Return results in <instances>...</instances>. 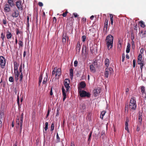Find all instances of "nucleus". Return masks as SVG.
<instances>
[{
  "instance_id": "4468645a",
  "label": "nucleus",
  "mask_w": 146,
  "mask_h": 146,
  "mask_svg": "<svg viewBox=\"0 0 146 146\" xmlns=\"http://www.w3.org/2000/svg\"><path fill=\"white\" fill-rule=\"evenodd\" d=\"M4 10L5 12H9L10 11V8L9 4H6L5 5Z\"/></svg>"
},
{
  "instance_id": "6e6d98bb",
  "label": "nucleus",
  "mask_w": 146,
  "mask_h": 146,
  "mask_svg": "<svg viewBox=\"0 0 146 146\" xmlns=\"http://www.w3.org/2000/svg\"><path fill=\"white\" fill-rule=\"evenodd\" d=\"M82 21L84 23H86V18H83L82 19Z\"/></svg>"
},
{
  "instance_id": "20e7f679",
  "label": "nucleus",
  "mask_w": 146,
  "mask_h": 146,
  "mask_svg": "<svg viewBox=\"0 0 146 146\" xmlns=\"http://www.w3.org/2000/svg\"><path fill=\"white\" fill-rule=\"evenodd\" d=\"M6 64V60L2 56H0V65L1 67L3 68H5Z\"/></svg>"
},
{
  "instance_id": "4d7b16f0",
  "label": "nucleus",
  "mask_w": 146,
  "mask_h": 146,
  "mask_svg": "<svg viewBox=\"0 0 146 146\" xmlns=\"http://www.w3.org/2000/svg\"><path fill=\"white\" fill-rule=\"evenodd\" d=\"M59 115V110L58 109H57V112H56V116H58V115Z\"/></svg>"
},
{
  "instance_id": "c85d7f7f",
  "label": "nucleus",
  "mask_w": 146,
  "mask_h": 146,
  "mask_svg": "<svg viewBox=\"0 0 146 146\" xmlns=\"http://www.w3.org/2000/svg\"><path fill=\"white\" fill-rule=\"evenodd\" d=\"M17 103L18 105L19 109L21 108V105H19V93H18L17 98Z\"/></svg>"
},
{
  "instance_id": "0e129e2a",
  "label": "nucleus",
  "mask_w": 146,
  "mask_h": 146,
  "mask_svg": "<svg viewBox=\"0 0 146 146\" xmlns=\"http://www.w3.org/2000/svg\"><path fill=\"white\" fill-rule=\"evenodd\" d=\"M56 67L55 68L54 70L52 71V75H53L54 74L56 73V71L55 70V69H56Z\"/></svg>"
},
{
  "instance_id": "393cba45",
  "label": "nucleus",
  "mask_w": 146,
  "mask_h": 146,
  "mask_svg": "<svg viewBox=\"0 0 146 146\" xmlns=\"http://www.w3.org/2000/svg\"><path fill=\"white\" fill-rule=\"evenodd\" d=\"M138 24H139L141 27L143 28H144L145 26L144 23L142 21H139Z\"/></svg>"
},
{
  "instance_id": "a878e982",
  "label": "nucleus",
  "mask_w": 146,
  "mask_h": 146,
  "mask_svg": "<svg viewBox=\"0 0 146 146\" xmlns=\"http://www.w3.org/2000/svg\"><path fill=\"white\" fill-rule=\"evenodd\" d=\"M73 75V70L72 68H71L70 70V78H72Z\"/></svg>"
},
{
  "instance_id": "5701e85b",
  "label": "nucleus",
  "mask_w": 146,
  "mask_h": 146,
  "mask_svg": "<svg viewBox=\"0 0 146 146\" xmlns=\"http://www.w3.org/2000/svg\"><path fill=\"white\" fill-rule=\"evenodd\" d=\"M8 3H9V5L11 7H12L15 5V4L13 0H8Z\"/></svg>"
},
{
  "instance_id": "bb28decb",
  "label": "nucleus",
  "mask_w": 146,
  "mask_h": 146,
  "mask_svg": "<svg viewBox=\"0 0 146 146\" xmlns=\"http://www.w3.org/2000/svg\"><path fill=\"white\" fill-rule=\"evenodd\" d=\"M105 64L107 68H108L109 64V59L107 58H106L105 60Z\"/></svg>"
},
{
  "instance_id": "58836bf2",
  "label": "nucleus",
  "mask_w": 146,
  "mask_h": 146,
  "mask_svg": "<svg viewBox=\"0 0 146 146\" xmlns=\"http://www.w3.org/2000/svg\"><path fill=\"white\" fill-rule=\"evenodd\" d=\"M9 81L11 82H13L14 81L13 78L12 76L10 77L9 78Z\"/></svg>"
},
{
  "instance_id": "4be33fe9",
  "label": "nucleus",
  "mask_w": 146,
  "mask_h": 146,
  "mask_svg": "<svg viewBox=\"0 0 146 146\" xmlns=\"http://www.w3.org/2000/svg\"><path fill=\"white\" fill-rule=\"evenodd\" d=\"M108 19H106L105 21V22L104 24V29H106V30H107L108 27Z\"/></svg>"
},
{
  "instance_id": "09e8293b",
  "label": "nucleus",
  "mask_w": 146,
  "mask_h": 146,
  "mask_svg": "<svg viewBox=\"0 0 146 146\" xmlns=\"http://www.w3.org/2000/svg\"><path fill=\"white\" fill-rule=\"evenodd\" d=\"M131 44L132 45V48L133 49L135 48L134 42L132 40L131 42Z\"/></svg>"
},
{
  "instance_id": "774afa93",
  "label": "nucleus",
  "mask_w": 146,
  "mask_h": 146,
  "mask_svg": "<svg viewBox=\"0 0 146 146\" xmlns=\"http://www.w3.org/2000/svg\"><path fill=\"white\" fill-rule=\"evenodd\" d=\"M125 129H126V130L127 131V132L128 133H129V128H128V126H125Z\"/></svg>"
},
{
  "instance_id": "a19ab883",
  "label": "nucleus",
  "mask_w": 146,
  "mask_h": 146,
  "mask_svg": "<svg viewBox=\"0 0 146 146\" xmlns=\"http://www.w3.org/2000/svg\"><path fill=\"white\" fill-rule=\"evenodd\" d=\"M19 93V95H20V96H19V98H20L21 99V102H22L23 101V96H21V94H22V92H21L20 93Z\"/></svg>"
},
{
  "instance_id": "de8ad7c7",
  "label": "nucleus",
  "mask_w": 146,
  "mask_h": 146,
  "mask_svg": "<svg viewBox=\"0 0 146 146\" xmlns=\"http://www.w3.org/2000/svg\"><path fill=\"white\" fill-rule=\"evenodd\" d=\"M78 62L77 61L75 60L74 61V65L75 67H76L77 66Z\"/></svg>"
},
{
  "instance_id": "c9c22d12",
  "label": "nucleus",
  "mask_w": 146,
  "mask_h": 146,
  "mask_svg": "<svg viewBox=\"0 0 146 146\" xmlns=\"http://www.w3.org/2000/svg\"><path fill=\"white\" fill-rule=\"evenodd\" d=\"M54 123H52L51 126L50 127V131H53L54 129Z\"/></svg>"
},
{
  "instance_id": "39448f33",
  "label": "nucleus",
  "mask_w": 146,
  "mask_h": 146,
  "mask_svg": "<svg viewBox=\"0 0 146 146\" xmlns=\"http://www.w3.org/2000/svg\"><path fill=\"white\" fill-rule=\"evenodd\" d=\"M67 38V41H68L69 37L67 36V33H66L63 32L62 36V42L63 44H65Z\"/></svg>"
},
{
  "instance_id": "6ab92c4d",
  "label": "nucleus",
  "mask_w": 146,
  "mask_h": 146,
  "mask_svg": "<svg viewBox=\"0 0 146 146\" xmlns=\"http://www.w3.org/2000/svg\"><path fill=\"white\" fill-rule=\"evenodd\" d=\"M12 34L9 31H7L6 33V36L7 38V39H9L11 38H12Z\"/></svg>"
},
{
  "instance_id": "2f4dec72",
  "label": "nucleus",
  "mask_w": 146,
  "mask_h": 146,
  "mask_svg": "<svg viewBox=\"0 0 146 146\" xmlns=\"http://www.w3.org/2000/svg\"><path fill=\"white\" fill-rule=\"evenodd\" d=\"M145 63H143V64H140V69L141 70V72H142L143 68L144 66Z\"/></svg>"
},
{
  "instance_id": "864d4df0",
  "label": "nucleus",
  "mask_w": 146,
  "mask_h": 146,
  "mask_svg": "<svg viewBox=\"0 0 146 146\" xmlns=\"http://www.w3.org/2000/svg\"><path fill=\"white\" fill-rule=\"evenodd\" d=\"M86 105L84 104H83L81 108L82 109L84 110L86 109Z\"/></svg>"
},
{
  "instance_id": "a211bd4d",
  "label": "nucleus",
  "mask_w": 146,
  "mask_h": 146,
  "mask_svg": "<svg viewBox=\"0 0 146 146\" xmlns=\"http://www.w3.org/2000/svg\"><path fill=\"white\" fill-rule=\"evenodd\" d=\"M81 45L80 44V42H78L77 43V46L76 47V51L77 52L79 53L80 52L81 48Z\"/></svg>"
},
{
  "instance_id": "69168bd1",
  "label": "nucleus",
  "mask_w": 146,
  "mask_h": 146,
  "mask_svg": "<svg viewBox=\"0 0 146 146\" xmlns=\"http://www.w3.org/2000/svg\"><path fill=\"white\" fill-rule=\"evenodd\" d=\"M2 115H1V114H0V121H2L3 120V118L2 117Z\"/></svg>"
},
{
  "instance_id": "0eeeda50",
  "label": "nucleus",
  "mask_w": 146,
  "mask_h": 146,
  "mask_svg": "<svg viewBox=\"0 0 146 146\" xmlns=\"http://www.w3.org/2000/svg\"><path fill=\"white\" fill-rule=\"evenodd\" d=\"M79 92L80 96L81 97L86 96L88 97H90V94L87 92Z\"/></svg>"
},
{
  "instance_id": "37998d69",
  "label": "nucleus",
  "mask_w": 146,
  "mask_h": 146,
  "mask_svg": "<svg viewBox=\"0 0 146 146\" xmlns=\"http://www.w3.org/2000/svg\"><path fill=\"white\" fill-rule=\"evenodd\" d=\"M23 72L21 73V74L20 76V81H21L23 79Z\"/></svg>"
},
{
  "instance_id": "49530a36",
  "label": "nucleus",
  "mask_w": 146,
  "mask_h": 146,
  "mask_svg": "<svg viewBox=\"0 0 146 146\" xmlns=\"http://www.w3.org/2000/svg\"><path fill=\"white\" fill-rule=\"evenodd\" d=\"M3 22L4 25H6L7 24V20L5 18L3 19Z\"/></svg>"
},
{
  "instance_id": "680f3d73",
  "label": "nucleus",
  "mask_w": 146,
  "mask_h": 146,
  "mask_svg": "<svg viewBox=\"0 0 146 146\" xmlns=\"http://www.w3.org/2000/svg\"><path fill=\"white\" fill-rule=\"evenodd\" d=\"M125 58V55L124 54H123L122 55V62H123L124 61V59Z\"/></svg>"
},
{
  "instance_id": "bf43d9fd",
  "label": "nucleus",
  "mask_w": 146,
  "mask_h": 146,
  "mask_svg": "<svg viewBox=\"0 0 146 146\" xmlns=\"http://www.w3.org/2000/svg\"><path fill=\"white\" fill-rule=\"evenodd\" d=\"M38 5L40 7H42L43 6V4L41 2H39L38 3Z\"/></svg>"
},
{
  "instance_id": "13d9d810",
  "label": "nucleus",
  "mask_w": 146,
  "mask_h": 146,
  "mask_svg": "<svg viewBox=\"0 0 146 146\" xmlns=\"http://www.w3.org/2000/svg\"><path fill=\"white\" fill-rule=\"evenodd\" d=\"M128 122H129V120L127 119L126 121L125 122V126H128Z\"/></svg>"
},
{
  "instance_id": "4c0bfd02",
  "label": "nucleus",
  "mask_w": 146,
  "mask_h": 146,
  "mask_svg": "<svg viewBox=\"0 0 146 146\" xmlns=\"http://www.w3.org/2000/svg\"><path fill=\"white\" fill-rule=\"evenodd\" d=\"M68 12L66 11H65L64 13H63L62 14H61V15H62L63 17H66L67 15V14L68 13Z\"/></svg>"
},
{
  "instance_id": "ea45409f",
  "label": "nucleus",
  "mask_w": 146,
  "mask_h": 146,
  "mask_svg": "<svg viewBox=\"0 0 146 146\" xmlns=\"http://www.w3.org/2000/svg\"><path fill=\"white\" fill-rule=\"evenodd\" d=\"M19 46L22 47L23 46V42L21 40H19Z\"/></svg>"
},
{
  "instance_id": "f03ea898",
  "label": "nucleus",
  "mask_w": 146,
  "mask_h": 146,
  "mask_svg": "<svg viewBox=\"0 0 146 146\" xmlns=\"http://www.w3.org/2000/svg\"><path fill=\"white\" fill-rule=\"evenodd\" d=\"M136 108V101L135 100V98L132 97L131 99L129 105V108L130 109L134 110Z\"/></svg>"
},
{
  "instance_id": "79ce46f5",
  "label": "nucleus",
  "mask_w": 146,
  "mask_h": 146,
  "mask_svg": "<svg viewBox=\"0 0 146 146\" xmlns=\"http://www.w3.org/2000/svg\"><path fill=\"white\" fill-rule=\"evenodd\" d=\"M86 37L85 35H83L82 37V40L83 42H84L86 39Z\"/></svg>"
},
{
  "instance_id": "a18cd8bd",
  "label": "nucleus",
  "mask_w": 146,
  "mask_h": 146,
  "mask_svg": "<svg viewBox=\"0 0 146 146\" xmlns=\"http://www.w3.org/2000/svg\"><path fill=\"white\" fill-rule=\"evenodd\" d=\"M23 113H22L21 115V117L20 118V119L19 120V121H21V123H23Z\"/></svg>"
},
{
  "instance_id": "f8f14e48",
  "label": "nucleus",
  "mask_w": 146,
  "mask_h": 146,
  "mask_svg": "<svg viewBox=\"0 0 146 146\" xmlns=\"http://www.w3.org/2000/svg\"><path fill=\"white\" fill-rule=\"evenodd\" d=\"M48 75L46 73V76L45 77V78H44V79L42 83L43 85V86L44 85V86H46V84L48 81Z\"/></svg>"
},
{
  "instance_id": "8fccbe9b",
  "label": "nucleus",
  "mask_w": 146,
  "mask_h": 146,
  "mask_svg": "<svg viewBox=\"0 0 146 146\" xmlns=\"http://www.w3.org/2000/svg\"><path fill=\"white\" fill-rule=\"evenodd\" d=\"M98 92H95L94 93V95L95 96H96L97 95H98V94H99L100 92H98Z\"/></svg>"
},
{
  "instance_id": "f704fd0d",
  "label": "nucleus",
  "mask_w": 146,
  "mask_h": 146,
  "mask_svg": "<svg viewBox=\"0 0 146 146\" xmlns=\"http://www.w3.org/2000/svg\"><path fill=\"white\" fill-rule=\"evenodd\" d=\"M142 115L140 114H139V118L138 119L139 120V121L140 123H141V122L142 121Z\"/></svg>"
},
{
  "instance_id": "9b49d317",
  "label": "nucleus",
  "mask_w": 146,
  "mask_h": 146,
  "mask_svg": "<svg viewBox=\"0 0 146 146\" xmlns=\"http://www.w3.org/2000/svg\"><path fill=\"white\" fill-rule=\"evenodd\" d=\"M95 65V63H93L90 66V70L92 72L94 73L96 71L95 68L94 66Z\"/></svg>"
},
{
  "instance_id": "9d476101",
  "label": "nucleus",
  "mask_w": 146,
  "mask_h": 146,
  "mask_svg": "<svg viewBox=\"0 0 146 146\" xmlns=\"http://www.w3.org/2000/svg\"><path fill=\"white\" fill-rule=\"evenodd\" d=\"M86 86V84L84 81H82L80 83L78 89L84 88Z\"/></svg>"
},
{
  "instance_id": "2eb2a0df",
  "label": "nucleus",
  "mask_w": 146,
  "mask_h": 146,
  "mask_svg": "<svg viewBox=\"0 0 146 146\" xmlns=\"http://www.w3.org/2000/svg\"><path fill=\"white\" fill-rule=\"evenodd\" d=\"M56 76H58V78H59L60 76L61 75V69L60 68H58V69H57V68H56Z\"/></svg>"
},
{
  "instance_id": "338daca9",
  "label": "nucleus",
  "mask_w": 146,
  "mask_h": 146,
  "mask_svg": "<svg viewBox=\"0 0 146 146\" xmlns=\"http://www.w3.org/2000/svg\"><path fill=\"white\" fill-rule=\"evenodd\" d=\"M130 52V48H127L126 52L127 53H129Z\"/></svg>"
},
{
  "instance_id": "7c9ffc66",
  "label": "nucleus",
  "mask_w": 146,
  "mask_h": 146,
  "mask_svg": "<svg viewBox=\"0 0 146 146\" xmlns=\"http://www.w3.org/2000/svg\"><path fill=\"white\" fill-rule=\"evenodd\" d=\"M63 96V101H64L65 99L66 98V92H62Z\"/></svg>"
},
{
  "instance_id": "423d86ee",
  "label": "nucleus",
  "mask_w": 146,
  "mask_h": 146,
  "mask_svg": "<svg viewBox=\"0 0 146 146\" xmlns=\"http://www.w3.org/2000/svg\"><path fill=\"white\" fill-rule=\"evenodd\" d=\"M69 80L68 79H65L64 85L65 87L66 90V91H68L69 89L70 88V87L69 86Z\"/></svg>"
},
{
  "instance_id": "e433bc0d",
  "label": "nucleus",
  "mask_w": 146,
  "mask_h": 146,
  "mask_svg": "<svg viewBox=\"0 0 146 146\" xmlns=\"http://www.w3.org/2000/svg\"><path fill=\"white\" fill-rule=\"evenodd\" d=\"M1 38L3 40V42L4 41V39L5 38V36L3 33H2L1 34Z\"/></svg>"
},
{
  "instance_id": "6e6552de",
  "label": "nucleus",
  "mask_w": 146,
  "mask_h": 146,
  "mask_svg": "<svg viewBox=\"0 0 146 146\" xmlns=\"http://www.w3.org/2000/svg\"><path fill=\"white\" fill-rule=\"evenodd\" d=\"M17 123L18 124V125H20V133H21V130L22 129V123H21V121H19V117L18 116L17 117Z\"/></svg>"
},
{
  "instance_id": "f3484780",
  "label": "nucleus",
  "mask_w": 146,
  "mask_h": 146,
  "mask_svg": "<svg viewBox=\"0 0 146 146\" xmlns=\"http://www.w3.org/2000/svg\"><path fill=\"white\" fill-rule=\"evenodd\" d=\"M15 76L16 80H18V77L20 75V72L18 71V70H15L14 71Z\"/></svg>"
},
{
  "instance_id": "aec40b11",
  "label": "nucleus",
  "mask_w": 146,
  "mask_h": 146,
  "mask_svg": "<svg viewBox=\"0 0 146 146\" xmlns=\"http://www.w3.org/2000/svg\"><path fill=\"white\" fill-rule=\"evenodd\" d=\"M140 35L142 37H146V31H141L140 32Z\"/></svg>"
},
{
  "instance_id": "cd10ccee",
  "label": "nucleus",
  "mask_w": 146,
  "mask_h": 146,
  "mask_svg": "<svg viewBox=\"0 0 146 146\" xmlns=\"http://www.w3.org/2000/svg\"><path fill=\"white\" fill-rule=\"evenodd\" d=\"M14 70L15 71V70H18V64L16 62H15L14 63Z\"/></svg>"
},
{
  "instance_id": "3c124183",
  "label": "nucleus",
  "mask_w": 146,
  "mask_h": 146,
  "mask_svg": "<svg viewBox=\"0 0 146 146\" xmlns=\"http://www.w3.org/2000/svg\"><path fill=\"white\" fill-rule=\"evenodd\" d=\"M143 63H145V62L144 61V60H142V61L138 63V64H143Z\"/></svg>"
},
{
  "instance_id": "7ed1b4c3",
  "label": "nucleus",
  "mask_w": 146,
  "mask_h": 146,
  "mask_svg": "<svg viewBox=\"0 0 146 146\" xmlns=\"http://www.w3.org/2000/svg\"><path fill=\"white\" fill-rule=\"evenodd\" d=\"M113 71V69L112 68H106L104 72L105 76L107 78L108 77L109 74L112 73Z\"/></svg>"
},
{
  "instance_id": "473e14b6",
  "label": "nucleus",
  "mask_w": 146,
  "mask_h": 146,
  "mask_svg": "<svg viewBox=\"0 0 146 146\" xmlns=\"http://www.w3.org/2000/svg\"><path fill=\"white\" fill-rule=\"evenodd\" d=\"M110 17L111 24L112 25H113V16L112 15H110Z\"/></svg>"
},
{
  "instance_id": "72a5a7b5",
  "label": "nucleus",
  "mask_w": 146,
  "mask_h": 146,
  "mask_svg": "<svg viewBox=\"0 0 146 146\" xmlns=\"http://www.w3.org/2000/svg\"><path fill=\"white\" fill-rule=\"evenodd\" d=\"M42 75H41L39 77V82H38V84L39 86H40V84L42 82Z\"/></svg>"
},
{
  "instance_id": "052dcab7",
  "label": "nucleus",
  "mask_w": 146,
  "mask_h": 146,
  "mask_svg": "<svg viewBox=\"0 0 146 146\" xmlns=\"http://www.w3.org/2000/svg\"><path fill=\"white\" fill-rule=\"evenodd\" d=\"M50 111V109L49 108L48 109V112H47V114L46 115V118H47L48 117V116L49 115Z\"/></svg>"
},
{
  "instance_id": "c756f323",
  "label": "nucleus",
  "mask_w": 146,
  "mask_h": 146,
  "mask_svg": "<svg viewBox=\"0 0 146 146\" xmlns=\"http://www.w3.org/2000/svg\"><path fill=\"white\" fill-rule=\"evenodd\" d=\"M106 112V111H102V113H101L100 115V117L101 119H103V117H104V115H105Z\"/></svg>"
},
{
  "instance_id": "e2e57ef3",
  "label": "nucleus",
  "mask_w": 146,
  "mask_h": 146,
  "mask_svg": "<svg viewBox=\"0 0 146 146\" xmlns=\"http://www.w3.org/2000/svg\"><path fill=\"white\" fill-rule=\"evenodd\" d=\"M73 15H74L75 17H77L78 16V14L76 13H74Z\"/></svg>"
},
{
  "instance_id": "f257e3e1",
  "label": "nucleus",
  "mask_w": 146,
  "mask_h": 146,
  "mask_svg": "<svg viewBox=\"0 0 146 146\" xmlns=\"http://www.w3.org/2000/svg\"><path fill=\"white\" fill-rule=\"evenodd\" d=\"M113 37L111 35H108L106 37V42L109 50L113 46Z\"/></svg>"
},
{
  "instance_id": "1a4fd4ad",
  "label": "nucleus",
  "mask_w": 146,
  "mask_h": 146,
  "mask_svg": "<svg viewBox=\"0 0 146 146\" xmlns=\"http://www.w3.org/2000/svg\"><path fill=\"white\" fill-rule=\"evenodd\" d=\"M16 5L19 10H22L23 9L21 5V2L19 1L16 2Z\"/></svg>"
},
{
  "instance_id": "5fc2aeb1",
  "label": "nucleus",
  "mask_w": 146,
  "mask_h": 146,
  "mask_svg": "<svg viewBox=\"0 0 146 146\" xmlns=\"http://www.w3.org/2000/svg\"><path fill=\"white\" fill-rule=\"evenodd\" d=\"M133 68L135 67V60L134 59L133 60Z\"/></svg>"
},
{
  "instance_id": "dca6fc26",
  "label": "nucleus",
  "mask_w": 146,
  "mask_h": 146,
  "mask_svg": "<svg viewBox=\"0 0 146 146\" xmlns=\"http://www.w3.org/2000/svg\"><path fill=\"white\" fill-rule=\"evenodd\" d=\"M74 21V19L73 17H71L68 19L67 22L68 23H69V24L71 26L73 24Z\"/></svg>"
},
{
  "instance_id": "603ef678",
  "label": "nucleus",
  "mask_w": 146,
  "mask_h": 146,
  "mask_svg": "<svg viewBox=\"0 0 146 146\" xmlns=\"http://www.w3.org/2000/svg\"><path fill=\"white\" fill-rule=\"evenodd\" d=\"M141 91H145V88L143 86H141Z\"/></svg>"
},
{
  "instance_id": "b1692460",
  "label": "nucleus",
  "mask_w": 146,
  "mask_h": 146,
  "mask_svg": "<svg viewBox=\"0 0 146 146\" xmlns=\"http://www.w3.org/2000/svg\"><path fill=\"white\" fill-rule=\"evenodd\" d=\"M142 61V56L141 54H139L138 55V57L137 63L140 62H141Z\"/></svg>"
},
{
  "instance_id": "ddd939ff",
  "label": "nucleus",
  "mask_w": 146,
  "mask_h": 146,
  "mask_svg": "<svg viewBox=\"0 0 146 146\" xmlns=\"http://www.w3.org/2000/svg\"><path fill=\"white\" fill-rule=\"evenodd\" d=\"M19 11L18 10H15L12 13L11 16L14 18H16L19 16Z\"/></svg>"
},
{
  "instance_id": "c03bdc74",
  "label": "nucleus",
  "mask_w": 146,
  "mask_h": 146,
  "mask_svg": "<svg viewBox=\"0 0 146 146\" xmlns=\"http://www.w3.org/2000/svg\"><path fill=\"white\" fill-rule=\"evenodd\" d=\"M22 64H21L20 65V66L19 68V71L21 73L22 72Z\"/></svg>"
},
{
  "instance_id": "412c9836",
  "label": "nucleus",
  "mask_w": 146,
  "mask_h": 146,
  "mask_svg": "<svg viewBox=\"0 0 146 146\" xmlns=\"http://www.w3.org/2000/svg\"><path fill=\"white\" fill-rule=\"evenodd\" d=\"M84 50L85 54H86V53H87L88 51H87L86 46L85 45H83V46L82 51V53H84L83 51Z\"/></svg>"
}]
</instances>
